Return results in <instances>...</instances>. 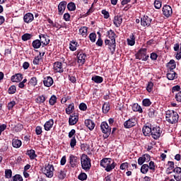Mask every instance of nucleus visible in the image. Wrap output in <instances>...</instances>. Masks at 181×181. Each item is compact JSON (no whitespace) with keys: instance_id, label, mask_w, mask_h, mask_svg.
Returning <instances> with one entry per match:
<instances>
[{"instance_id":"obj_28","label":"nucleus","mask_w":181,"mask_h":181,"mask_svg":"<svg viewBox=\"0 0 181 181\" xmlns=\"http://www.w3.org/2000/svg\"><path fill=\"white\" fill-rule=\"evenodd\" d=\"M107 36L109 37L110 40H113V42L116 43V37L117 35L115 34V32L113 31V30L110 29L109 31L107 32Z\"/></svg>"},{"instance_id":"obj_39","label":"nucleus","mask_w":181,"mask_h":181,"mask_svg":"<svg viewBox=\"0 0 181 181\" xmlns=\"http://www.w3.org/2000/svg\"><path fill=\"white\" fill-rule=\"evenodd\" d=\"M37 84V77H32L31 79L28 81V85L29 86L35 87Z\"/></svg>"},{"instance_id":"obj_20","label":"nucleus","mask_w":181,"mask_h":181,"mask_svg":"<svg viewBox=\"0 0 181 181\" xmlns=\"http://www.w3.org/2000/svg\"><path fill=\"white\" fill-rule=\"evenodd\" d=\"M43 83L45 87L49 88L54 84V79L51 76H46L44 78Z\"/></svg>"},{"instance_id":"obj_42","label":"nucleus","mask_w":181,"mask_h":181,"mask_svg":"<svg viewBox=\"0 0 181 181\" xmlns=\"http://www.w3.org/2000/svg\"><path fill=\"white\" fill-rule=\"evenodd\" d=\"M66 7L69 11H74L76 9V4L73 1H71L70 3H69Z\"/></svg>"},{"instance_id":"obj_40","label":"nucleus","mask_w":181,"mask_h":181,"mask_svg":"<svg viewBox=\"0 0 181 181\" xmlns=\"http://www.w3.org/2000/svg\"><path fill=\"white\" fill-rule=\"evenodd\" d=\"M149 170V165L148 164H143L141 168V172L144 175H146V173Z\"/></svg>"},{"instance_id":"obj_31","label":"nucleus","mask_w":181,"mask_h":181,"mask_svg":"<svg viewBox=\"0 0 181 181\" xmlns=\"http://www.w3.org/2000/svg\"><path fill=\"white\" fill-rule=\"evenodd\" d=\"M26 155L29 156L30 159H31V160H33L34 159H35L36 158H37V156L35 153V150H28Z\"/></svg>"},{"instance_id":"obj_60","label":"nucleus","mask_w":181,"mask_h":181,"mask_svg":"<svg viewBox=\"0 0 181 181\" xmlns=\"http://www.w3.org/2000/svg\"><path fill=\"white\" fill-rule=\"evenodd\" d=\"M63 19L66 22H69V21H71V16H70L69 13H65V14H64V16H63Z\"/></svg>"},{"instance_id":"obj_5","label":"nucleus","mask_w":181,"mask_h":181,"mask_svg":"<svg viewBox=\"0 0 181 181\" xmlns=\"http://www.w3.org/2000/svg\"><path fill=\"white\" fill-rule=\"evenodd\" d=\"M111 127L109 126L108 123L106 122H103L100 124V130L104 134L103 138L107 139L109 136L111 135Z\"/></svg>"},{"instance_id":"obj_51","label":"nucleus","mask_w":181,"mask_h":181,"mask_svg":"<svg viewBox=\"0 0 181 181\" xmlns=\"http://www.w3.org/2000/svg\"><path fill=\"white\" fill-rule=\"evenodd\" d=\"M23 128H24V126L23 124H21V123H18L15 126V131L16 132H21V131H22Z\"/></svg>"},{"instance_id":"obj_33","label":"nucleus","mask_w":181,"mask_h":181,"mask_svg":"<svg viewBox=\"0 0 181 181\" xmlns=\"http://www.w3.org/2000/svg\"><path fill=\"white\" fill-rule=\"evenodd\" d=\"M78 43L76 40H71L69 43V49L71 51L74 52L77 50V45Z\"/></svg>"},{"instance_id":"obj_53","label":"nucleus","mask_w":181,"mask_h":181,"mask_svg":"<svg viewBox=\"0 0 181 181\" xmlns=\"http://www.w3.org/2000/svg\"><path fill=\"white\" fill-rule=\"evenodd\" d=\"M16 92V86L13 85V86H11L9 87V88L8 89V93L9 94H15Z\"/></svg>"},{"instance_id":"obj_22","label":"nucleus","mask_w":181,"mask_h":181,"mask_svg":"<svg viewBox=\"0 0 181 181\" xmlns=\"http://www.w3.org/2000/svg\"><path fill=\"white\" fill-rule=\"evenodd\" d=\"M122 22H123V18H122V16H115L113 20V23L116 26V28H119Z\"/></svg>"},{"instance_id":"obj_50","label":"nucleus","mask_w":181,"mask_h":181,"mask_svg":"<svg viewBox=\"0 0 181 181\" xmlns=\"http://www.w3.org/2000/svg\"><path fill=\"white\" fill-rule=\"evenodd\" d=\"M96 33H90L89 35V39L90 40V42L94 43L96 42Z\"/></svg>"},{"instance_id":"obj_56","label":"nucleus","mask_w":181,"mask_h":181,"mask_svg":"<svg viewBox=\"0 0 181 181\" xmlns=\"http://www.w3.org/2000/svg\"><path fill=\"white\" fill-rule=\"evenodd\" d=\"M101 13L103 14V17L105 19H108L110 17V13L107 11L106 9H103L101 11Z\"/></svg>"},{"instance_id":"obj_27","label":"nucleus","mask_w":181,"mask_h":181,"mask_svg":"<svg viewBox=\"0 0 181 181\" xmlns=\"http://www.w3.org/2000/svg\"><path fill=\"white\" fill-rule=\"evenodd\" d=\"M136 43L135 34L132 33L129 35V38H127V45L130 46H134Z\"/></svg>"},{"instance_id":"obj_57","label":"nucleus","mask_w":181,"mask_h":181,"mask_svg":"<svg viewBox=\"0 0 181 181\" xmlns=\"http://www.w3.org/2000/svg\"><path fill=\"white\" fill-rule=\"evenodd\" d=\"M168 168L167 170H172L173 171V169H175V163L173 161H168Z\"/></svg>"},{"instance_id":"obj_30","label":"nucleus","mask_w":181,"mask_h":181,"mask_svg":"<svg viewBox=\"0 0 181 181\" xmlns=\"http://www.w3.org/2000/svg\"><path fill=\"white\" fill-rule=\"evenodd\" d=\"M75 110V105L74 103H70L68 107L65 109L66 113L67 115H71L73 113V111Z\"/></svg>"},{"instance_id":"obj_6","label":"nucleus","mask_w":181,"mask_h":181,"mask_svg":"<svg viewBox=\"0 0 181 181\" xmlns=\"http://www.w3.org/2000/svg\"><path fill=\"white\" fill-rule=\"evenodd\" d=\"M54 168L53 165L46 164L45 167L42 168V173L47 177L52 178L54 176Z\"/></svg>"},{"instance_id":"obj_12","label":"nucleus","mask_w":181,"mask_h":181,"mask_svg":"<svg viewBox=\"0 0 181 181\" xmlns=\"http://www.w3.org/2000/svg\"><path fill=\"white\" fill-rule=\"evenodd\" d=\"M152 18L149 16H143L141 18V24L142 26L149 28L151 25Z\"/></svg>"},{"instance_id":"obj_17","label":"nucleus","mask_w":181,"mask_h":181,"mask_svg":"<svg viewBox=\"0 0 181 181\" xmlns=\"http://www.w3.org/2000/svg\"><path fill=\"white\" fill-rule=\"evenodd\" d=\"M78 62L84 64L87 54H84L83 51H77Z\"/></svg>"},{"instance_id":"obj_23","label":"nucleus","mask_w":181,"mask_h":181,"mask_svg":"<svg viewBox=\"0 0 181 181\" xmlns=\"http://www.w3.org/2000/svg\"><path fill=\"white\" fill-rule=\"evenodd\" d=\"M54 125V119H49L47 122H46L44 124V128L45 131H50Z\"/></svg>"},{"instance_id":"obj_43","label":"nucleus","mask_w":181,"mask_h":181,"mask_svg":"<svg viewBox=\"0 0 181 181\" xmlns=\"http://www.w3.org/2000/svg\"><path fill=\"white\" fill-rule=\"evenodd\" d=\"M151 104V100L148 98H146L142 100V105L144 107H150Z\"/></svg>"},{"instance_id":"obj_11","label":"nucleus","mask_w":181,"mask_h":181,"mask_svg":"<svg viewBox=\"0 0 181 181\" xmlns=\"http://www.w3.org/2000/svg\"><path fill=\"white\" fill-rule=\"evenodd\" d=\"M105 45L108 46V49L111 51L112 54L115 53L116 42H115L114 40H105Z\"/></svg>"},{"instance_id":"obj_52","label":"nucleus","mask_w":181,"mask_h":181,"mask_svg":"<svg viewBox=\"0 0 181 181\" xmlns=\"http://www.w3.org/2000/svg\"><path fill=\"white\" fill-rule=\"evenodd\" d=\"M13 181H23L22 175L20 174H16V175L12 177Z\"/></svg>"},{"instance_id":"obj_45","label":"nucleus","mask_w":181,"mask_h":181,"mask_svg":"<svg viewBox=\"0 0 181 181\" xmlns=\"http://www.w3.org/2000/svg\"><path fill=\"white\" fill-rule=\"evenodd\" d=\"M78 179L81 181H85L88 179V175L86 173H81L78 176Z\"/></svg>"},{"instance_id":"obj_58","label":"nucleus","mask_w":181,"mask_h":181,"mask_svg":"<svg viewBox=\"0 0 181 181\" xmlns=\"http://www.w3.org/2000/svg\"><path fill=\"white\" fill-rule=\"evenodd\" d=\"M88 106L87 105H86V103H81L79 105V110H82V111H86L87 110Z\"/></svg>"},{"instance_id":"obj_32","label":"nucleus","mask_w":181,"mask_h":181,"mask_svg":"<svg viewBox=\"0 0 181 181\" xmlns=\"http://www.w3.org/2000/svg\"><path fill=\"white\" fill-rule=\"evenodd\" d=\"M91 81L96 83V84H100V83L104 81V78L99 76L98 75H95V76L91 78Z\"/></svg>"},{"instance_id":"obj_9","label":"nucleus","mask_w":181,"mask_h":181,"mask_svg":"<svg viewBox=\"0 0 181 181\" xmlns=\"http://www.w3.org/2000/svg\"><path fill=\"white\" fill-rule=\"evenodd\" d=\"M162 131L160 130V128L158 126H156V127H153L151 126V136L154 139H158L160 136H161Z\"/></svg>"},{"instance_id":"obj_1","label":"nucleus","mask_w":181,"mask_h":181,"mask_svg":"<svg viewBox=\"0 0 181 181\" xmlns=\"http://www.w3.org/2000/svg\"><path fill=\"white\" fill-rule=\"evenodd\" d=\"M112 158H105L100 160V165L103 167L106 172H111L117 166V163H115Z\"/></svg>"},{"instance_id":"obj_47","label":"nucleus","mask_w":181,"mask_h":181,"mask_svg":"<svg viewBox=\"0 0 181 181\" xmlns=\"http://www.w3.org/2000/svg\"><path fill=\"white\" fill-rule=\"evenodd\" d=\"M57 101V98L56 96V95H52V96L51 98H49V105H54L56 104Z\"/></svg>"},{"instance_id":"obj_61","label":"nucleus","mask_w":181,"mask_h":181,"mask_svg":"<svg viewBox=\"0 0 181 181\" xmlns=\"http://www.w3.org/2000/svg\"><path fill=\"white\" fill-rule=\"evenodd\" d=\"M158 57V54L156 52H151L150 54V59L151 60H157Z\"/></svg>"},{"instance_id":"obj_34","label":"nucleus","mask_w":181,"mask_h":181,"mask_svg":"<svg viewBox=\"0 0 181 181\" xmlns=\"http://www.w3.org/2000/svg\"><path fill=\"white\" fill-rule=\"evenodd\" d=\"M157 111L156 110V109L153 108V107H150L148 109V116L153 119L155 118V117L157 116Z\"/></svg>"},{"instance_id":"obj_44","label":"nucleus","mask_w":181,"mask_h":181,"mask_svg":"<svg viewBox=\"0 0 181 181\" xmlns=\"http://www.w3.org/2000/svg\"><path fill=\"white\" fill-rule=\"evenodd\" d=\"M36 101L38 104H43L46 101V98L44 95H41L37 98Z\"/></svg>"},{"instance_id":"obj_64","label":"nucleus","mask_w":181,"mask_h":181,"mask_svg":"<svg viewBox=\"0 0 181 181\" xmlns=\"http://www.w3.org/2000/svg\"><path fill=\"white\" fill-rule=\"evenodd\" d=\"M175 100L177 102H181V90L175 94Z\"/></svg>"},{"instance_id":"obj_29","label":"nucleus","mask_w":181,"mask_h":181,"mask_svg":"<svg viewBox=\"0 0 181 181\" xmlns=\"http://www.w3.org/2000/svg\"><path fill=\"white\" fill-rule=\"evenodd\" d=\"M132 108L134 112L143 113V108L139 103H134Z\"/></svg>"},{"instance_id":"obj_10","label":"nucleus","mask_w":181,"mask_h":181,"mask_svg":"<svg viewBox=\"0 0 181 181\" xmlns=\"http://www.w3.org/2000/svg\"><path fill=\"white\" fill-rule=\"evenodd\" d=\"M39 37L40 40L42 49H43L45 46L49 45L50 40L49 35L46 34H40Z\"/></svg>"},{"instance_id":"obj_59","label":"nucleus","mask_w":181,"mask_h":181,"mask_svg":"<svg viewBox=\"0 0 181 181\" xmlns=\"http://www.w3.org/2000/svg\"><path fill=\"white\" fill-rule=\"evenodd\" d=\"M180 90H181V86L179 85L174 86L172 87V93H176L177 91H180Z\"/></svg>"},{"instance_id":"obj_35","label":"nucleus","mask_w":181,"mask_h":181,"mask_svg":"<svg viewBox=\"0 0 181 181\" xmlns=\"http://www.w3.org/2000/svg\"><path fill=\"white\" fill-rule=\"evenodd\" d=\"M12 145L14 148H20L21 146H22V141L20 139H13L12 140Z\"/></svg>"},{"instance_id":"obj_63","label":"nucleus","mask_w":181,"mask_h":181,"mask_svg":"<svg viewBox=\"0 0 181 181\" xmlns=\"http://www.w3.org/2000/svg\"><path fill=\"white\" fill-rule=\"evenodd\" d=\"M173 173H175V175H178L181 176V168L177 167L173 169Z\"/></svg>"},{"instance_id":"obj_8","label":"nucleus","mask_w":181,"mask_h":181,"mask_svg":"<svg viewBox=\"0 0 181 181\" xmlns=\"http://www.w3.org/2000/svg\"><path fill=\"white\" fill-rule=\"evenodd\" d=\"M69 161L71 168H77L80 163V158L74 154H70Z\"/></svg>"},{"instance_id":"obj_24","label":"nucleus","mask_w":181,"mask_h":181,"mask_svg":"<svg viewBox=\"0 0 181 181\" xmlns=\"http://www.w3.org/2000/svg\"><path fill=\"white\" fill-rule=\"evenodd\" d=\"M167 78L168 80H175L177 78V74L175 71H167Z\"/></svg>"},{"instance_id":"obj_15","label":"nucleus","mask_w":181,"mask_h":181,"mask_svg":"<svg viewBox=\"0 0 181 181\" xmlns=\"http://www.w3.org/2000/svg\"><path fill=\"white\" fill-rule=\"evenodd\" d=\"M163 16L170 18L173 15V8L170 6H168L167 4L163 7Z\"/></svg>"},{"instance_id":"obj_4","label":"nucleus","mask_w":181,"mask_h":181,"mask_svg":"<svg viewBox=\"0 0 181 181\" xmlns=\"http://www.w3.org/2000/svg\"><path fill=\"white\" fill-rule=\"evenodd\" d=\"M135 58L143 62H147L149 55H147V48H141L135 54Z\"/></svg>"},{"instance_id":"obj_25","label":"nucleus","mask_w":181,"mask_h":181,"mask_svg":"<svg viewBox=\"0 0 181 181\" xmlns=\"http://www.w3.org/2000/svg\"><path fill=\"white\" fill-rule=\"evenodd\" d=\"M23 79V76L21 74H17L11 76L12 82L18 83L22 81Z\"/></svg>"},{"instance_id":"obj_18","label":"nucleus","mask_w":181,"mask_h":181,"mask_svg":"<svg viewBox=\"0 0 181 181\" xmlns=\"http://www.w3.org/2000/svg\"><path fill=\"white\" fill-rule=\"evenodd\" d=\"M79 119L78 115H76V113H73L70 115L69 119V125H75L77 124Z\"/></svg>"},{"instance_id":"obj_2","label":"nucleus","mask_w":181,"mask_h":181,"mask_svg":"<svg viewBox=\"0 0 181 181\" xmlns=\"http://www.w3.org/2000/svg\"><path fill=\"white\" fill-rule=\"evenodd\" d=\"M81 164L82 169L86 172H89L92 167L91 159L86 153H83L81 156Z\"/></svg>"},{"instance_id":"obj_13","label":"nucleus","mask_w":181,"mask_h":181,"mask_svg":"<svg viewBox=\"0 0 181 181\" xmlns=\"http://www.w3.org/2000/svg\"><path fill=\"white\" fill-rule=\"evenodd\" d=\"M53 69L55 73L62 74L64 71L62 62H59V61L54 62Z\"/></svg>"},{"instance_id":"obj_36","label":"nucleus","mask_w":181,"mask_h":181,"mask_svg":"<svg viewBox=\"0 0 181 181\" xmlns=\"http://www.w3.org/2000/svg\"><path fill=\"white\" fill-rule=\"evenodd\" d=\"M102 110H103V112L105 113V114H107L109 112L110 110V103L107 102V103H103V107H102Z\"/></svg>"},{"instance_id":"obj_21","label":"nucleus","mask_w":181,"mask_h":181,"mask_svg":"<svg viewBox=\"0 0 181 181\" xmlns=\"http://www.w3.org/2000/svg\"><path fill=\"white\" fill-rule=\"evenodd\" d=\"M35 17L33 13H26L23 16L24 23H30L34 21Z\"/></svg>"},{"instance_id":"obj_16","label":"nucleus","mask_w":181,"mask_h":181,"mask_svg":"<svg viewBox=\"0 0 181 181\" xmlns=\"http://www.w3.org/2000/svg\"><path fill=\"white\" fill-rule=\"evenodd\" d=\"M67 1H62L58 4V15H63L66 9Z\"/></svg>"},{"instance_id":"obj_54","label":"nucleus","mask_w":181,"mask_h":181,"mask_svg":"<svg viewBox=\"0 0 181 181\" xmlns=\"http://www.w3.org/2000/svg\"><path fill=\"white\" fill-rule=\"evenodd\" d=\"M76 144H77V140L76 139V137L74 136V137H72V139H71V141H70V146H71V148H74Z\"/></svg>"},{"instance_id":"obj_41","label":"nucleus","mask_w":181,"mask_h":181,"mask_svg":"<svg viewBox=\"0 0 181 181\" xmlns=\"http://www.w3.org/2000/svg\"><path fill=\"white\" fill-rule=\"evenodd\" d=\"M33 37L32 34H29L28 33H26L25 34H23L21 37V39L23 42H27L29 40H31Z\"/></svg>"},{"instance_id":"obj_49","label":"nucleus","mask_w":181,"mask_h":181,"mask_svg":"<svg viewBox=\"0 0 181 181\" xmlns=\"http://www.w3.org/2000/svg\"><path fill=\"white\" fill-rule=\"evenodd\" d=\"M154 7L156 9H160L162 8V1L160 0H155L154 1Z\"/></svg>"},{"instance_id":"obj_3","label":"nucleus","mask_w":181,"mask_h":181,"mask_svg":"<svg viewBox=\"0 0 181 181\" xmlns=\"http://www.w3.org/2000/svg\"><path fill=\"white\" fill-rule=\"evenodd\" d=\"M165 118L169 124H177L179 121V115L175 110L166 111Z\"/></svg>"},{"instance_id":"obj_14","label":"nucleus","mask_w":181,"mask_h":181,"mask_svg":"<svg viewBox=\"0 0 181 181\" xmlns=\"http://www.w3.org/2000/svg\"><path fill=\"white\" fill-rule=\"evenodd\" d=\"M142 132H143L144 136H150L151 135V132H152V125L148 124L143 126Z\"/></svg>"},{"instance_id":"obj_55","label":"nucleus","mask_w":181,"mask_h":181,"mask_svg":"<svg viewBox=\"0 0 181 181\" xmlns=\"http://www.w3.org/2000/svg\"><path fill=\"white\" fill-rule=\"evenodd\" d=\"M12 170H5V177L7 179L11 178L12 177Z\"/></svg>"},{"instance_id":"obj_46","label":"nucleus","mask_w":181,"mask_h":181,"mask_svg":"<svg viewBox=\"0 0 181 181\" xmlns=\"http://www.w3.org/2000/svg\"><path fill=\"white\" fill-rule=\"evenodd\" d=\"M148 170H151V173L156 172V164H155V162L150 161L149 165H148Z\"/></svg>"},{"instance_id":"obj_7","label":"nucleus","mask_w":181,"mask_h":181,"mask_svg":"<svg viewBox=\"0 0 181 181\" xmlns=\"http://www.w3.org/2000/svg\"><path fill=\"white\" fill-rule=\"evenodd\" d=\"M136 124L137 119L135 116H133L124 122V127L126 128V129H129L130 128L135 127Z\"/></svg>"},{"instance_id":"obj_37","label":"nucleus","mask_w":181,"mask_h":181,"mask_svg":"<svg viewBox=\"0 0 181 181\" xmlns=\"http://www.w3.org/2000/svg\"><path fill=\"white\" fill-rule=\"evenodd\" d=\"M88 27L86 26H83L81 27V28L79 29V33L81 35H82V37H87L88 36Z\"/></svg>"},{"instance_id":"obj_26","label":"nucleus","mask_w":181,"mask_h":181,"mask_svg":"<svg viewBox=\"0 0 181 181\" xmlns=\"http://www.w3.org/2000/svg\"><path fill=\"white\" fill-rule=\"evenodd\" d=\"M85 126L88 128L90 131L94 129L95 124L92 119H86L85 120Z\"/></svg>"},{"instance_id":"obj_19","label":"nucleus","mask_w":181,"mask_h":181,"mask_svg":"<svg viewBox=\"0 0 181 181\" xmlns=\"http://www.w3.org/2000/svg\"><path fill=\"white\" fill-rule=\"evenodd\" d=\"M55 176L58 177L59 180H64L66 177V171L63 170H58L56 171Z\"/></svg>"},{"instance_id":"obj_48","label":"nucleus","mask_w":181,"mask_h":181,"mask_svg":"<svg viewBox=\"0 0 181 181\" xmlns=\"http://www.w3.org/2000/svg\"><path fill=\"white\" fill-rule=\"evenodd\" d=\"M153 90V83L150 81L147 83L146 86V90L148 93H151V91Z\"/></svg>"},{"instance_id":"obj_62","label":"nucleus","mask_w":181,"mask_h":181,"mask_svg":"<svg viewBox=\"0 0 181 181\" xmlns=\"http://www.w3.org/2000/svg\"><path fill=\"white\" fill-rule=\"evenodd\" d=\"M71 96H64L62 98V99L61 100V104H66V103L67 101H69V100H71Z\"/></svg>"},{"instance_id":"obj_38","label":"nucleus","mask_w":181,"mask_h":181,"mask_svg":"<svg viewBox=\"0 0 181 181\" xmlns=\"http://www.w3.org/2000/svg\"><path fill=\"white\" fill-rule=\"evenodd\" d=\"M32 45H33V47L34 49H39L42 46V44H41V40H33V43H32Z\"/></svg>"}]
</instances>
